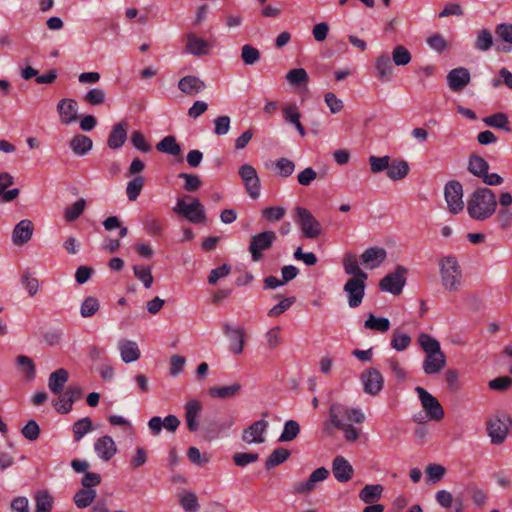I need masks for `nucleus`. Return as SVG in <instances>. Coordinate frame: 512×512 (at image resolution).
I'll return each mask as SVG.
<instances>
[{
	"instance_id": "nucleus-47",
	"label": "nucleus",
	"mask_w": 512,
	"mask_h": 512,
	"mask_svg": "<svg viewBox=\"0 0 512 512\" xmlns=\"http://www.w3.org/2000/svg\"><path fill=\"white\" fill-rule=\"evenodd\" d=\"M484 123L487 126L493 128L503 129L506 132H510L511 128L509 126V119L506 114L499 112L483 119Z\"/></svg>"
},
{
	"instance_id": "nucleus-27",
	"label": "nucleus",
	"mask_w": 512,
	"mask_h": 512,
	"mask_svg": "<svg viewBox=\"0 0 512 512\" xmlns=\"http://www.w3.org/2000/svg\"><path fill=\"white\" fill-rule=\"evenodd\" d=\"M178 88L187 95H195L203 91L206 84L200 78L188 75L179 80Z\"/></svg>"
},
{
	"instance_id": "nucleus-7",
	"label": "nucleus",
	"mask_w": 512,
	"mask_h": 512,
	"mask_svg": "<svg viewBox=\"0 0 512 512\" xmlns=\"http://www.w3.org/2000/svg\"><path fill=\"white\" fill-rule=\"evenodd\" d=\"M276 238V233L270 230L253 235L248 248L252 261H260L263 258V251L270 249Z\"/></svg>"
},
{
	"instance_id": "nucleus-30",
	"label": "nucleus",
	"mask_w": 512,
	"mask_h": 512,
	"mask_svg": "<svg viewBox=\"0 0 512 512\" xmlns=\"http://www.w3.org/2000/svg\"><path fill=\"white\" fill-rule=\"evenodd\" d=\"M13 183H14V179L9 173H7V172L0 173V197H1L2 201L11 202L18 197L19 189L14 188V189L6 191V188L13 185Z\"/></svg>"
},
{
	"instance_id": "nucleus-34",
	"label": "nucleus",
	"mask_w": 512,
	"mask_h": 512,
	"mask_svg": "<svg viewBox=\"0 0 512 512\" xmlns=\"http://www.w3.org/2000/svg\"><path fill=\"white\" fill-rule=\"evenodd\" d=\"M92 147L93 142L86 135L78 134L74 136L70 141V148L78 156L87 154L92 149Z\"/></svg>"
},
{
	"instance_id": "nucleus-52",
	"label": "nucleus",
	"mask_w": 512,
	"mask_h": 512,
	"mask_svg": "<svg viewBox=\"0 0 512 512\" xmlns=\"http://www.w3.org/2000/svg\"><path fill=\"white\" fill-rule=\"evenodd\" d=\"M100 308V303L97 298L89 296L86 297L80 306V314L83 318L92 317Z\"/></svg>"
},
{
	"instance_id": "nucleus-2",
	"label": "nucleus",
	"mask_w": 512,
	"mask_h": 512,
	"mask_svg": "<svg viewBox=\"0 0 512 512\" xmlns=\"http://www.w3.org/2000/svg\"><path fill=\"white\" fill-rule=\"evenodd\" d=\"M442 287L448 292H456L463 282L462 269L458 259L453 255L442 256L438 260Z\"/></svg>"
},
{
	"instance_id": "nucleus-4",
	"label": "nucleus",
	"mask_w": 512,
	"mask_h": 512,
	"mask_svg": "<svg viewBox=\"0 0 512 512\" xmlns=\"http://www.w3.org/2000/svg\"><path fill=\"white\" fill-rule=\"evenodd\" d=\"M173 211L194 224L204 223L206 221L204 206L197 198H192L188 195L177 200Z\"/></svg>"
},
{
	"instance_id": "nucleus-32",
	"label": "nucleus",
	"mask_w": 512,
	"mask_h": 512,
	"mask_svg": "<svg viewBox=\"0 0 512 512\" xmlns=\"http://www.w3.org/2000/svg\"><path fill=\"white\" fill-rule=\"evenodd\" d=\"M343 268L346 274L352 275V278H368L358 264L357 256L353 253H346L343 257Z\"/></svg>"
},
{
	"instance_id": "nucleus-22",
	"label": "nucleus",
	"mask_w": 512,
	"mask_h": 512,
	"mask_svg": "<svg viewBox=\"0 0 512 512\" xmlns=\"http://www.w3.org/2000/svg\"><path fill=\"white\" fill-rule=\"evenodd\" d=\"M96 454L104 461L110 460L117 452V447L110 436H102L94 443Z\"/></svg>"
},
{
	"instance_id": "nucleus-42",
	"label": "nucleus",
	"mask_w": 512,
	"mask_h": 512,
	"mask_svg": "<svg viewBox=\"0 0 512 512\" xmlns=\"http://www.w3.org/2000/svg\"><path fill=\"white\" fill-rule=\"evenodd\" d=\"M16 363L27 381H32L36 376V369L33 360L26 355H19Z\"/></svg>"
},
{
	"instance_id": "nucleus-12",
	"label": "nucleus",
	"mask_w": 512,
	"mask_h": 512,
	"mask_svg": "<svg viewBox=\"0 0 512 512\" xmlns=\"http://www.w3.org/2000/svg\"><path fill=\"white\" fill-rule=\"evenodd\" d=\"M367 278H350L344 285L343 290L348 297V305L356 308L361 305L365 295V281Z\"/></svg>"
},
{
	"instance_id": "nucleus-17",
	"label": "nucleus",
	"mask_w": 512,
	"mask_h": 512,
	"mask_svg": "<svg viewBox=\"0 0 512 512\" xmlns=\"http://www.w3.org/2000/svg\"><path fill=\"white\" fill-rule=\"evenodd\" d=\"M332 473L338 482L346 483L352 479L354 469L345 457L338 455L333 459Z\"/></svg>"
},
{
	"instance_id": "nucleus-41",
	"label": "nucleus",
	"mask_w": 512,
	"mask_h": 512,
	"mask_svg": "<svg viewBox=\"0 0 512 512\" xmlns=\"http://www.w3.org/2000/svg\"><path fill=\"white\" fill-rule=\"evenodd\" d=\"M156 149L159 152L167 153L173 156H179L181 153V147L177 143L176 138L172 135L164 137L159 143H157Z\"/></svg>"
},
{
	"instance_id": "nucleus-18",
	"label": "nucleus",
	"mask_w": 512,
	"mask_h": 512,
	"mask_svg": "<svg viewBox=\"0 0 512 512\" xmlns=\"http://www.w3.org/2000/svg\"><path fill=\"white\" fill-rule=\"evenodd\" d=\"M387 252L381 247H370L360 256L361 263L368 269H375L386 259Z\"/></svg>"
},
{
	"instance_id": "nucleus-63",
	"label": "nucleus",
	"mask_w": 512,
	"mask_h": 512,
	"mask_svg": "<svg viewBox=\"0 0 512 512\" xmlns=\"http://www.w3.org/2000/svg\"><path fill=\"white\" fill-rule=\"evenodd\" d=\"M178 177L185 181L184 189L188 192H195L202 185V181L197 175L180 173Z\"/></svg>"
},
{
	"instance_id": "nucleus-8",
	"label": "nucleus",
	"mask_w": 512,
	"mask_h": 512,
	"mask_svg": "<svg viewBox=\"0 0 512 512\" xmlns=\"http://www.w3.org/2000/svg\"><path fill=\"white\" fill-rule=\"evenodd\" d=\"M444 197L449 212L458 214L464 209L463 186L457 180H451L444 187Z\"/></svg>"
},
{
	"instance_id": "nucleus-16",
	"label": "nucleus",
	"mask_w": 512,
	"mask_h": 512,
	"mask_svg": "<svg viewBox=\"0 0 512 512\" xmlns=\"http://www.w3.org/2000/svg\"><path fill=\"white\" fill-rule=\"evenodd\" d=\"M269 427V422L265 419L255 421L246 429L242 434V440L247 444L257 443L261 444L265 442L264 434Z\"/></svg>"
},
{
	"instance_id": "nucleus-55",
	"label": "nucleus",
	"mask_w": 512,
	"mask_h": 512,
	"mask_svg": "<svg viewBox=\"0 0 512 512\" xmlns=\"http://www.w3.org/2000/svg\"><path fill=\"white\" fill-rule=\"evenodd\" d=\"M286 80L293 86H300L307 84L309 77L305 69L295 68L291 69L285 76Z\"/></svg>"
},
{
	"instance_id": "nucleus-60",
	"label": "nucleus",
	"mask_w": 512,
	"mask_h": 512,
	"mask_svg": "<svg viewBox=\"0 0 512 512\" xmlns=\"http://www.w3.org/2000/svg\"><path fill=\"white\" fill-rule=\"evenodd\" d=\"M241 58L246 65H253L260 60V52L252 45L245 44L241 48Z\"/></svg>"
},
{
	"instance_id": "nucleus-9",
	"label": "nucleus",
	"mask_w": 512,
	"mask_h": 512,
	"mask_svg": "<svg viewBox=\"0 0 512 512\" xmlns=\"http://www.w3.org/2000/svg\"><path fill=\"white\" fill-rule=\"evenodd\" d=\"M415 391L428 419L434 421L442 420L444 418V409L438 399L420 386H417Z\"/></svg>"
},
{
	"instance_id": "nucleus-45",
	"label": "nucleus",
	"mask_w": 512,
	"mask_h": 512,
	"mask_svg": "<svg viewBox=\"0 0 512 512\" xmlns=\"http://www.w3.org/2000/svg\"><path fill=\"white\" fill-rule=\"evenodd\" d=\"M35 512H51L53 508V497L47 491H38L35 494Z\"/></svg>"
},
{
	"instance_id": "nucleus-3",
	"label": "nucleus",
	"mask_w": 512,
	"mask_h": 512,
	"mask_svg": "<svg viewBox=\"0 0 512 512\" xmlns=\"http://www.w3.org/2000/svg\"><path fill=\"white\" fill-rule=\"evenodd\" d=\"M329 419L335 428L345 424H361L365 415L361 409L349 408L341 403H332L329 409Z\"/></svg>"
},
{
	"instance_id": "nucleus-5",
	"label": "nucleus",
	"mask_w": 512,
	"mask_h": 512,
	"mask_svg": "<svg viewBox=\"0 0 512 512\" xmlns=\"http://www.w3.org/2000/svg\"><path fill=\"white\" fill-rule=\"evenodd\" d=\"M512 426V420L508 414L502 416L494 415L486 422V431L493 445L503 444Z\"/></svg>"
},
{
	"instance_id": "nucleus-44",
	"label": "nucleus",
	"mask_w": 512,
	"mask_h": 512,
	"mask_svg": "<svg viewBox=\"0 0 512 512\" xmlns=\"http://www.w3.org/2000/svg\"><path fill=\"white\" fill-rule=\"evenodd\" d=\"M290 456V451L286 448H276L267 458L265 462L266 469L270 470L283 462H285Z\"/></svg>"
},
{
	"instance_id": "nucleus-15",
	"label": "nucleus",
	"mask_w": 512,
	"mask_h": 512,
	"mask_svg": "<svg viewBox=\"0 0 512 512\" xmlns=\"http://www.w3.org/2000/svg\"><path fill=\"white\" fill-rule=\"evenodd\" d=\"M363 390L366 394L375 396L383 389L384 378L382 374L375 368H369L360 376Z\"/></svg>"
},
{
	"instance_id": "nucleus-25",
	"label": "nucleus",
	"mask_w": 512,
	"mask_h": 512,
	"mask_svg": "<svg viewBox=\"0 0 512 512\" xmlns=\"http://www.w3.org/2000/svg\"><path fill=\"white\" fill-rule=\"evenodd\" d=\"M60 119L64 124L77 120V102L73 99H62L57 105Z\"/></svg>"
},
{
	"instance_id": "nucleus-6",
	"label": "nucleus",
	"mask_w": 512,
	"mask_h": 512,
	"mask_svg": "<svg viewBox=\"0 0 512 512\" xmlns=\"http://www.w3.org/2000/svg\"><path fill=\"white\" fill-rule=\"evenodd\" d=\"M295 221L306 238L314 239L321 234V224L312 213L303 207L295 208Z\"/></svg>"
},
{
	"instance_id": "nucleus-29",
	"label": "nucleus",
	"mask_w": 512,
	"mask_h": 512,
	"mask_svg": "<svg viewBox=\"0 0 512 512\" xmlns=\"http://www.w3.org/2000/svg\"><path fill=\"white\" fill-rule=\"evenodd\" d=\"M69 378L68 371L60 368L52 372L48 379V387L53 394H61Z\"/></svg>"
},
{
	"instance_id": "nucleus-57",
	"label": "nucleus",
	"mask_w": 512,
	"mask_h": 512,
	"mask_svg": "<svg viewBox=\"0 0 512 512\" xmlns=\"http://www.w3.org/2000/svg\"><path fill=\"white\" fill-rule=\"evenodd\" d=\"M91 429L92 421L89 417L79 419L73 424L74 440L80 441Z\"/></svg>"
},
{
	"instance_id": "nucleus-10",
	"label": "nucleus",
	"mask_w": 512,
	"mask_h": 512,
	"mask_svg": "<svg viewBox=\"0 0 512 512\" xmlns=\"http://www.w3.org/2000/svg\"><path fill=\"white\" fill-rule=\"evenodd\" d=\"M238 174L243 181L246 193L252 199L259 198L261 191V181L256 169L250 164H243L240 166Z\"/></svg>"
},
{
	"instance_id": "nucleus-40",
	"label": "nucleus",
	"mask_w": 512,
	"mask_h": 512,
	"mask_svg": "<svg viewBox=\"0 0 512 512\" xmlns=\"http://www.w3.org/2000/svg\"><path fill=\"white\" fill-rule=\"evenodd\" d=\"M145 232L152 237H160L163 234L164 226L160 219L147 215L142 221Z\"/></svg>"
},
{
	"instance_id": "nucleus-43",
	"label": "nucleus",
	"mask_w": 512,
	"mask_h": 512,
	"mask_svg": "<svg viewBox=\"0 0 512 512\" xmlns=\"http://www.w3.org/2000/svg\"><path fill=\"white\" fill-rule=\"evenodd\" d=\"M382 491L383 487L379 484L366 485L360 491L359 498L367 504H372L381 497Z\"/></svg>"
},
{
	"instance_id": "nucleus-58",
	"label": "nucleus",
	"mask_w": 512,
	"mask_h": 512,
	"mask_svg": "<svg viewBox=\"0 0 512 512\" xmlns=\"http://www.w3.org/2000/svg\"><path fill=\"white\" fill-rule=\"evenodd\" d=\"M85 206H86V201L83 198L77 200L74 204H72L70 207H67L65 209V213H64L65 220L67 222L75 221L83 213Z\"/></svg>"
},
{
	"instance_id": "nucleus-37",
	"label": "nucleus",
	"mask_w": 512,
	"mask_h": 512,
	"mask_svg": "<svg viewBox=\"0 0 512 512\" xmlns=\"http://www.w3.org/2000/svg\"><path fill=\"white\" fill-rule=\"evenodd\" d=\"M241 390L239 383H233L229 386L211 387L208 391L209 395L219 399H229L238 394Z\"/></svg>"
},
{
	"instance_id": "nucleus-31",
	"label": "nucleus",
	"mask_w": 512,
	"mask_h": 512,
	"mask_svg": "<svg viewBox=\"0 0 512 512\" xmlns=\"http://www.w3.org/2000/svg\"><path fill=\"white\" fill-rule=\"evenodd\" d=\"M121 359L125 363H131L140 358V350L134 341L121 340L118 344Z\"/></svg>"
},
{
	"instance_id": "nucleus-20",
	"label": "nucleus",
	"mask_w": 512,
	"mask_h": 512,
	"mask_svg": "<svg viewBox=\"0 0 512 512\" xmlns=\"http://www.w3.org/2000/svg\"><path fill=\"white\" fill-rule=\"evenodd\" d=\"M202 411V403L199 400H189L185 404V422L190 432H196L199 428L198 417Z\"/></svg>"
},
{
	"instance_id": "nucleus-39",
	"label": "nucleus",
	"mask_w": 512,
	"mask_h": 512,
	"mask_svg": "<svg viewBox=\"0 0 512 512\" xmlns=\"http://www.w3.org/2000/svg\"><path fill=\"white\" fill-rule=\"evenodd\" d=\"M283 116L285 121L293 124L297 131L304 136L305 135V129L300 123V113L298 112V109L295 104H289L283 108Z\"/></svg>"
},
{
	"instance_id": "nucleus-36",
	"label": "nucleus",
	"mask_w": 512,
	"mask_h": 512,
	"mask_svg": "<svg viewBox=\"0 0 512 512\" xmlns=\"http://www.w3.org/2000/svg\"><path fill=\"white\" fill-rule=\"evenodd\" d=\"M96 496L95 489L82 488L74 495V503L77 508L84 509L94 504Z\"/></svg>"
},
{
	"instance_id": "nucleus-61",
	"label": "nucleus",
	"mask_w": 512,
	"mask_h": 512,
	"mask_svg": "<svg viewBox=\"0 0 512 512\" xmlns=\"http://www.w3.org/2000/svg\"><path fill=\"white\" fill-rule=\"evenodd\" d=\"M390 163V157L387 155L382 157H369L370 169L373 173H380L384 170L388 171Z\"/></svg>"
},
{
	"instance_id": "nucleus-50",
	"label": "nucleus",
	"mask_w": 512,
	"mask_h": 512,
	"mask_svg": "<svg viewBox=\"0 0 512 512\" xmlns=\"http://www.w3.org/2000/svg\"><path fill=\"white\" fill-rule=\"evenodd\" d=\"M145 184V178L143 176H135L132 180L127 183L126 194L130 201H135Z\"/></svg>"
},
{
	"instance_id": "nucleus-62",
	"label": "nucleus",
	"mask_w": 512,
	"mask_h": 512,
	"mask_svg": "<svg viewBox=\"0 0 512 512\" xmlns=\"http://www.w3.org/2000/svg\"><path fill=\"white\" fill-rule=\"evenodd\" d=\"M275 166L278 170V174L284 178L292 175V173L295 170L294 162L284 157L277 159L275 162Z\"/></svg>"
},
{
	"instance_id": "nucleus-49",
	"label": "nucleus",
	"mask_w": 512,
	"mask_h": 512,
	"mask_svg": "<svg viewBox=\"0 0 512 512\" xmlns=\"http://www.w3.org/2000/svg\"><path fill=\"white\" fill-rule=\"evenodd\" d=\"M418 342L426 355L442 352L439 341L428 334H420Z\"/></svg>"
},
{
	"instance_id": "nucleus-23",
	"label": "nucleus",
	"mask_w": 512,
	"mask_h": 512,
	"mask_svg": "<svg viewBox=\"0 0 512 512\" xmlns=\"http://www.w3.org/2000/svg\"><path fill=\"white\" fill-rule=\"evenodd\" d=\"M127 140V122L115 124L108 136L107 145L111 149L121 148Z\"/></svg>"
},
{
	"instance_id": "nucleus-11",
	"label": "nucleus",
	"mask_w": 512,
	"mask_h": 512,
	"mask_svg": "<svg viewBox=\"0 0 512 512\" xmlns=\"http://www.w3.org/2000/svg\"><path fill=\"white\" fill-rule=\"evenodd\" d=\"M407 269L403 266H397L394 272L387 274L381 279L379 286L382 291L399 295L406 283L405 274Z\"/></svg>"
},
{
	"instance_id": "nucleus-26",
	"label": "nucleus",
	"mask_w": 512,
	"mask_h": 512,
	"mask_svg": "<svg viewBox=\"0 0 512 512\" xmlns=\"http://www.w3.org/2000/svg\"><path fill=\"white\" fill-rule=\"evenodd\" d=\"M390 56L382 53L375 60L376 77L381 81H389L393 75V65Z\"/></svg>"
},
{
	"instance_id": "nucleus-51",
	"label": "nucleus",
	"mask_w": 512,
	"mask_h": 512,
	"mask_svg": "<svg viewBox=\"0 0 512 512\" xmlns=\"http://www.w3.org/2000/svg\"><path fill=\"white\" fill-rule=\"evenodd\" d=\"M412 55L403 45H397L392 50L391 61L397 66H405L410 63Z\"/></svg>"
},
{
	"instance_id": "nucleus-1",
	"label": "nucleus",
	"mask_w": 512,
	"mask_h": 512,
	"mask_svg": "<svg viewBox=\"0 0 512 512\" xmlns=\"http://www.w3.org/2000/svg\"><path fill=\"white\" fill-rule=\"evenodd\" d=\"M498 207L496 193L489 187H477L467 199V213L475 221H485L492 217Z\"/></svg>"
},
{
	"instance_id": "nucleus-35",
	"label": "nucleus",
	"mask_w": 512,
	"mask_h": 512,
	"mask_svg": "<svg viewBox=\"0 0 512 512\" xmlns=\"http://www.w3.org/2000/svg\"><path fill=\"white\" fill-rule=\"evenodd\" d=\"M409 165L404 160H394L390 163L387 171V177L393 181H398L405 178L409 173Z\"/></svg>"
},
{
	"instance_id": "nucleus-46",
	"label": "nucleus",
	"mask_w": 512,
	"mask_h": 512,
	"mask_svg": "<svg viewBox=\"0 0 512 512\" xmlns=\"http://www.w3.org/2000/svg\"><path fill=\"white\" fill-rule=\"evenodd\" d=\"M179 504L186 512H197L200 508L198 498L193 492H182L178 495Z\"/></svg>"
},
{
	"instance_id": "nucleus-38",
	"label": "nucleus",
	"mask_w": 512,
	"mask_h": 512,
	"mask_svg": "<svg viewBox=\"0 0 512 512\" xmlns=\"http://www.w3.org/2000/svg\"><path fill=\"white\" fill-rule=\"evenodd\" d=\"M364 327L369 330L385 333L390 329V321L385 317H376L374 314H369L364 322Z\"/></svg>"
},
{
	"instance_id": "nucleus-56",
	"label": "nucleus",
	"mask_w": 512,
	"mask_h": 512,
	"mask_svg": "<svg viewBox=\"0 0 512 512\" xmlns=\"http://www.w3.org/2000/svg\"><path fill=\"white\" fill-rule=\"evenodd\" d=\"M411 343V337L408 334L394 330L391 338V347L397 351L406 350Z\"/></svg>"
},
{
	"instance_id": "nucleus-53",
	"label": "nucleus",
	"mask_w": 512,
	"mask_h": 512,
	"mask_svg": "<svg viewBox=\"0 0 512 512\" xmlns=\"http://www.w3.org/2000/svg\"><path fill=\"white\" fill-rule=\"evenodd\" d=\"M134 276L140 280L145 288H150L153 283V276L151 268L147 265H134L133 266Z\"/></svg>"
},
{
	"instance_id": "nucleus-19",
	"label": "nucleus",
	"mask_w": 512,
	"mask_h": 512,
	"mask_svg": "<svg viewBox=\"0 0 512 512\" xmlns=\"http://www.w3.org/2000/svg\"><path fill=\"white\" fill-rule=\"evenodd\" d=\"M448 85L452 91H461L470 82V73L464 67L452 69L447 75Z\"/></svg>"
},
{
	"instance_id": "nucleus-14",
	"label": "nucleus",
	"mask_w": 512,
	"mask_h": 512,
	"mask_svg": "<svg viewBox=\"0 0 512 512\" xmlns=\"http://www.w3.org/2000/svg\"><path fill=\"white\" fill-rule=\"evenodd\" d=\"M60 397L53 401V406L61 414H67L72 410L74 402L81 399L83 392L79 386H69Z\"/></svg>"
},
{
	"instance_id": "nucleus-59",
	"label": "nucleus",
	"mask_w": 512,
	"mask_h": 512,
	"mask_svg": "<svg viewBox=\"0 0 512 512\" xmlns=\"http://www.w3.org/2000/svg\"><path fill=\"white\" fill-rule=\"evenodd\" d=\"M21 284L29 294V296H34L39 291V280L33 277L30 272L25 271L21 276Z\"/></svg>"
},
{
	"instance_id": "nucleus-54",
	"label": "nucleus",
	"mask_w": 512,
	"mask_h": 512,
	"mask_svg": "<svg viewBox=\"0 0 512 512\" xmlns=\"http://www.w3.org/2000/svg\"><path fill=\"white\" fill-rule=\"evenodd\" d=\"M493 45L492 33L488 29H482L479 31L474 47L479 51H487Z\"/></svg>"
},
{
	"instance_id": "nucleus-33",
	"label": "nucleus",
	"mask_w": 512,
	"mask_h": 512,
	"mask_svg": "<svg viewBox=\"0 0 512 512\" xmlns=\"http://www.w3.org/2000/svg\"><path fill=\"white\" fill-rule=\"evenodd\" d=\"M467 170L475 177L481 179L489 171V163L477 154H471L468 159Z\"/></svg>"
},
{
	"instance_id": "nucleus-21",
	"label": "nucleus",
	"mask_w": 512,
	"mask_h": 512,
	"mask_svg": "<svg viewBox=\"0 0 512 512\" xmlns=\"http://www.w3.org/2000/svg\"><path fill=\"white\" fill-rule=\"evenodd\" d=\"M33 223L24 219L21 220L13 229L12 232V241L15 245L21 246L27 243L33 235Z\"/></svg>"
},
{
	"instance_id": "nucleus-64",
	"label": "nucleus",
	"mask_w": 512,
	"mask_h": 512,
	"mask_svg": "<svg viewBox=\"0 0 512 512\" xmlns=\"http://www.w3.org/2000/svg\"><path fill=\"white\" fill-rule=\"evenodd\" d=\"M496 219L501 229L506 230L512 225V209H499Z\"/></svg>"
},
{
	"instance_id": "nucleus-24",
	"label": "nucleus",
	"mask_w": 512,
	"mask_h": 512,
	"mask_svg": "<svg viewBox=\"0 0 512 512\" xmlns=\"http://www.w3.org/2000/svg\"><path fill=\"white\" fill-rule=\"evenodd\" d=\"M446 365V356L443 352L426 355L423 360V370L427 375L439 373Z\"/></svg>"
},
{
	"instance_id": "nucleus-13",
	"label": "nucleus",
	"mask_w": 512,
	"mask_h": 512,
	"mask_svg": "<svg viewBox=\"0 0 512 512\" xmlns=\"http://www.w3.org/2000/svg\"><path fill=\"white\" fill-rule=\"evenodd\" d=\"M222 331L229 339V350L235 355H240L245 345V330L242 327L233 326L225 322L222 325Z\"/></svg>"
},
{
	"instance_id": "nucleus-28",
	"label": "nucleus",
	"mask_w": 512,
	"mask_h": 512,
	"mask_svg": "<svg viewBox=\"0 0 512 512\" xmlns=\"http://www.w3.org/2000/svg\"><path fill=\"white\" fill-rule=\"evenodd\" d=\"M210 49V44L198 37L194 33L187 34V43H186V50L195 56H202L208 54Z\"/></svg>"
},
{
	"instance_id": "nucleus-48",
	"label": "nucleus",
	"mask_w": 512,
	"mask_h": 512,
	"mask_svg": "<svg viewBox=\"0 0 512 512\" xmlns=\"http://www.w3.org/2000/svg\"><path fill=\"white\" fill-rule=\"evenodd\" d=\"M300 433V425L295 420H287L284 423L283 431L279 436V442L293 441Z\"/></svg>"
}]
</instances>
